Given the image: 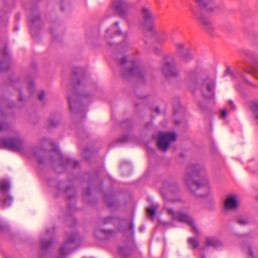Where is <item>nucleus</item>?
<instances>
[{"label": "nucleus", "mask_w": 258, "mask_h": 258, "mask_svg": "<svg viewBox=\"0 0 258 258\" xmlns=\"http://www.w3.org/2000/svg\"><path fill=\"white\" fill-rule=\"evenodd\" d=\"M112 7L116 15L123 19L126 18L129 5L125 0H116L112 3Z\"/></svg>", "instance_id": "obj_7"}, {"label": "nucleus", "mask_w": 258, "mask_h": 258, "mask_svg": "<svg viewBox=\"0 0 258 258\" xmlns=\"http://www.w3.org/2000/svg\"><path fill=\"white\" fill-rule=\"evenodd\" d=\"M176 140V135L172 132L162 133V152L166 151Z\"/></svg>", "instance_id": "obj_15"}, {"label": "nucleus", "mask_w": 258, "mask_h": 258, "mask_svg": "<svg viewBox=\"0 0 258 258\" xmlns=\"http://www.w3.org/2000/svg\"><path fill=\"white\" fill-rule=\"evenodd\" d=\"M252 109L254 110H256V109L258 110V103H254L253 106L252 107ZM256 120L258 123V113L255 115Z\"/></svg>", "instance_id": "obj_42"}, {"label": "nucleus", "mask_w": 258, "mask_h": 258, "mask_svg": "<svg viewBox=\"0 0 258 258\" xmlns=\"http://www.w3.org/2000/svg\"><path fill=\"white\" fill-rule=\"evenodd\" d=\"M19 100L20 101H22V96H21V95L20 94V96H19Z\"/></svg>", "instance_id": "obj_51"}, {"label": "nucleus", "mask_w": 258, "mask_h": 258, "mask_svg": "<svg viewBox=\"0 0 258 258\" xmlns=\"http://www.w3.org/2000/svg\"><path fill=\"white\" fill-rule=\"evenodd\" d=\"M237 222L241 225H245L248 223V220L246 218L239 217L237 218Z\"/></svg>", "instance_id": "obj_37"}, {"label": "nucleus", "mask_w": 258, "mask_h": 258, "mask_svg": "<svg viewBox=\"0 0 258 258\" xmlns=\"http://www.w3.org/2000/svg\"><path fill=\"white\" fill-rule=\"evenodd\" d=\"M18 83H20V84H22V83H23L22 82V81L21 80H18Z\"/></svg>", "instance_id": "obj_50"}, {"label": "nucleus", "mask_w": 258, "mask_h": 258, "mask_svg": "<svg viewBox=\"0 0 258 258\" xmlns=\"http://www.w3.org/2000/svg\"><path fill=\"white\" fill-rule=\"evenodd\" d=\"M116 220V218L113 216H109L102 219L101 223L103 224L113 223Z\"/></svg>", "instance_id": "obj_33"}, {"label": "nucleus", "mask_w": 258, "mask_h": 258, "mask_svg": "<svg viewBox=\"0 0 258 258\" xmlns=\"http://www.w3.org/2000/svg\"><path fill=\"white\" fill-rule=\"evenodd\" d=\"M239 202L237 198L235 196H231L228 197L225 202V206L227 209H235L238 208Z\"/></svg>", "instance_id": "obj_20"}, {"label": "nucleus", "mask_w": 258, "mask_h": 258, "mask_svg": "<svg viewBox=\"0 0 258 258\" xmlns=\"http://www.w3.org/2000/svg\"><path fill=\"white\" fill-rule=\"evenodd\" d=\"M228 105L232 108H234V103H233V102L231 100L229 101L228 102Z\"/></svg>", "instance_id": "obj_46"}, {"label": "nucleus", "mask_w": 258, "mask_h": 258, "mask_svg": "<svg viewBox=\"0 0 258 258\" xmlns=\"http://www.w3.org/2000/svg\"><path fill=\"white\" fill-rule=\"evenodd\" d=\"M25 83L28 85V88L30 92H33L34 90V86L33 84V81L30 79H27L25 81Z\"/></svg>", "instance_id": "obj_34"}, {"label": "nucleus", "mask_w": 258, "mask_h": 258, "mask_svg": "<svg viewBox=\"0 0 258 258\" xmlns=\"http://www.w3.org/2000/svg\"><path fill=\"white\" fill-rule=\"evenodd\" d=\"M61 10H62V11L64 10H63V7H61Z\"/></svg>", "instance_id": "obj_53"}, {"label": "nucleus", "mask_w": 258, "mask_h": 258, "mask_svg": "<svg viewBox=\"0 0 258 258\" xmlns=\"http://www.w3.org/2000/svg\"><path fill=\"white\" fill-rule=\"evenodd\" d=\"M130 123V121L128 120H126L125 121H124L123 123H122V126L124 127L125 126V124H128Z\"/></svg>", "instance_id": "obj_47"}, {"label": "nucleus", "mask_w": 258, "mask_h": 258, "mask_svg": "<svg viewBox=\"0 0 258 258\" xmlns=\"http://www.w3.org/2000/svg\"><path fill=\"white\" fill-rule=\"evenodd\" d=\"M9 127V124L6 121L5 115L0 117V132L7 131Z\"/></svg>", "instance_id": "obj_29"}, {"label": "nucleus", "mask_w": 258, "mask_h": 258, "mask_svg": "<svg viewBox=\"0 0 258 258\" xmlns=\"http://www.w3.org/2000/svg\"><path fill=\"white\" fill-rule=\"evenodd\" d=\"M11 185L7 179L0 180V207L2 209L10 206L12 202V197L10 194Z\"/></svg>", "instance_id": "obj_3"}, {"label": "nucleus", "mask_w": 258, "mask_h": 258, "mask_svg": "<svg viewBox=\"0 0 258 258\" xmlns=\"http://www.w3.org/2000/svg\"><path fill=\"white\" fill-rule=\"evenodd\" d=\"M68 102L70 109L72 113L82 115L83 111V106L81 100L78 96H69Z\"/></svg>", "instance_id": "obj_10"}, {"label": "nucleus", "mask_w": 258, "mask_h": 258, "mask_svg": "<svg viewBox=\"0 0 258 258\" xmlns=\"http://www.w3.org/2000/svg\"><path fill=\"white\" fill-rule=\"evenodd\" d=\"M53 235L54 230L53 229L51 230H46V237H48V239L42 238L41 239V255H44L51 245L54 240Z\"/></svg>", "instance_id": "obj_12"}, {"label": "nucleus", "mask_w": 258, "mask_h": 258, "mask_svg": "<svg viewBox=\"0 0 258 258\" xmlns=\"http://www.w3.org/2000/svg\"><path fill=\"white\" fill-rule=\"evenodd\" d=\"M65 194L70 200L73 199L76 196V190L74 186H68L64 191Z\"/></svg>", "instance_id": "obj_28"}, {"label": "nucleus", "mask_w": 258, "mask_h": 258, "mask_svg": "<svg viewBox=\"0 0 258 258\" xmlns=\"http://www.w3.org/2000/svg\"><path fill=\"white\" fill-rule=\"evenodd\" d=\"M246 71H247V72H248L249 73H254V72H258V64H256V66L253 67L252 69H251V70H246Z\"/></svg>", "instance_id": "obj_40"}, {"label": "nucleus", "mask_w": 258, "mask_h": 258, "mask_svg": "<svg viewBox=\"0 0 258 258\" xmlns=\"http://www.w3.org/2000/svg\"><path fill=\"white\" fill-rule=\"evenodd\" d=\"M47 144H49L52 146V151L55 152L56 158L59 159V162L60 164V167L62 170L58 171L61 172L65 170L68 167H73L74 168L77 167L79 164L78 162L73 160L71 158H66L64 156L59 152V149L57 146L54 145V143L51 141L48 140L46 141Z\"/></svg>", "instance_id": "obj_5"}, {"label": "nucleus", "mask_w": 258, "mask_h": 258, "mask_svg": "<svg viewBox=\"0 0 258 258\" xmlns=\"http://www.w3.org/2000/svg\"><path fill=\"white\" fill-rule=\"evenodd\" d=\"M60 116L59 114L52 115L48 119L49 124L47 125L48 128L53 127L57 126L60 122Z\"/></svg>", "instance_id": "obj_22"}, {"label": "nucleus", "mask_w": 258, "mask_h": 258, "mask_svg": "<svg viewBox=\"0 0 258 258\" xmlns=\"http://www.w3.org/2000/svg\"><path fill=\"white\" fill-rule=\"evenodd\" d=\"M209 0H196L200 7H204L207 5V2Z\"/></svg>", "instance_id": "obj_38"}, {"label": "nucleus", "mask_w": 258, "mask_h": 258, "mask_svg": "<svg viewBox=\"0 0 258 258\" xmlns=\"http://www.w3.org/2000/svg\"><path fill=\"white\" fill-rule=\"evenodd\" d=\"M183 180L189 188H191L190 184L192 183L198 189H204L206 192L204 195H200L201 197L207 195L210 191L209 181L204 176V171L199 165H189L183 176Z\"/></svg>", "instance_id": "obj_1"}, {"label": "nucleus", "mask_w": 258, "mask_h": 258, "mask_svg": "<svg viewBox=\"0 0 258 258\" xmlns=\"http://www.w3.org/2000/svg\"><path fill=\"white\" fill-rule=\"evenodd\" d=\"M143 21L142 26L144 29L149 31H152L154 27V18L150 10L146 8L142 10Z\"/></svg>", "instance_id": "obj_11"}, {"label": "nucleus", "mask_w": 258, "mask_h": 258, "mask_svg": "<svg viewBox=\"0 0 258 258\" xmlns=\"http://www.w3.org/2000/svg\"><path fill=\"white\" fill-rule=\"evenodd\" d=\"M100 231L104 233L105 234H106V235H108L109 234L111 233L112 231H110V230H103V229H100Z\"/></svg>", "instance_id": "obj_44"}, {"label": "nucleus", "mask_w": 258, "mask_h": 258, "mask_svg": "<svg viewBox=\"0 0 258 258\" xmlns=\"http://www.w3.org/2000/svg\"><path fill=\"white\" fill-rule=\"evenodd\" d=\"M215 82L213 80L207 79L202 86V91L203 96L207 98L214 96Z\"/></svg>", "instance_id": "obj_14"}, {"label": "nucleus", "mask_w": 258, "mask_h": 258, "mask_svg": "<svg viewBox=\"0 0 258 258\" xmlns=\"http://www.w3.org/2000/svg\"><path fill=\"white\" fill-rule=\"evenodd\" d=\"M175 123H176V124H178V122H177L175 121Z\"/></svg>", "instance_id": "obj_54"}, {"label": "nucleus", "mask_w": 258, "mask_h": 258, "mask_svg": "<svg viewBox=\"0 0 258 258\" xmlns=\"http://www.w3.org/2000/svg\"><path fill=\"white\" fill-rule=\"evenodd\" d=\"M84 195H85L86 196H89L90 195V188H87L85 191L84 192Z\"/></svg>", "instance_id": "obj_45"}, {"label": "nucleus", "mask_w": 258, "mask_h": 258, "mask_svg": "<svg viewBox=\"0 0 258 258\" xmlns=\"http://www.w3.org/2000/svg\"><path fill=\"white\" fill-rule=\"evenodd\" d=\"M221 115L223 118H226L228 115V110L227 109H224L222 110Z\"/></svg>", "instance_id": "obj_41"}, {"label": "nucleus", "mask_w": 258, "mask_h": 258, "mask_svg": "<svg viewBox=\"0 0 258 258\" xmlns=\"http://www.w3.org/2000/svg\"><path fill=\"white\" fill-rule=\"evenodd\" d=\"M178 52L180 53L181 58L184 61H188L192 58V55L189 51L183 53L182 50L184 49V44L183 43L179 42L176 44Z\"/></svg>", "instance_id": "obj_18"}, {"label": "nucleus", "mask_w": 258, "mask_h": 258, "mask_svg": "<svg viewBox=\"0 0 258 258\" xmlns=\"http://www.w3.org/2000/svg\"><path fill=\"white\" fill-rule=\"evenodd\" d=\"M244 251L251 258H256L258 255V248L253 246H247L244 247Z\"/></svg>", "instance_id": "obj_23"}, {"label": "nucleus", "mask_w": 258, "mask_h": 258, "mask_svg": "<svg viewBox=\"0 0 258 258\" xmlns=\"http://www.w3.org/2000/svg\"><path fill=\"white\" fill-rule=\"evenodd\" d=\"M114 32H116L117 34H121V32L120 31L115 30L114 27H110L106 30V34L105 35V37L107 40V43L109 45H111V44L110 43L108 39L112 37V33Z\"/></svg>", "instance_id": "obj_27"}, {"label": "nucleus", "mask_w": 258, "mask_h": 258, "mask_svg": "<svg viewBox=\"0 0 258 258\" xmlns=\"http://www.w3.org/2000/svg\"><path fill=\"white\" fill-rule=\"evenodd\" d=\"M121 224L120 231L124 233L126 230H128L131 232L132 234L134 233V227L131 218L121 220Z\"/></svg>", "instance_id": "obj_19"}, {"label": "nucleus", "mask_w": 258, "mask_h": 258, "mask_svg": "<svg viewBox=\"0 0 258 258\" xmlns=\"http://www.w3.org/2000/svg\"><path fill=\"white\" fill-rule=\"evenodd\" d=\"M199 20L205 29H209L212 27L211 21L208 18L201 16Z\"/></svg>", "instance_id": "obj_30"}, {"label": "nucleus", "mask_w": 258, "mask_h": 258, "mask_svg": "<svg viewBox=\"0 0 258 258\" xmlns=\"http://www.w3.org/2000/svg\"><path fill=\"white\" fill-rule=\"evenodd\" d=\"M115 26H116V28H118L119 23L118 22H115Z\"/></svg>", "instance_id": "obj_49"}, {"label": "nucleus", "mask_w": 258, "mask_h": 258, "mask_svg": "<svg viewBox=\"0 0 258 258\" xmlns=\"http://www.w3.org/2000/svg\"><path fill=\"white\" fill-rule=\"evenodd\" d=\"M206 243L208 245L212 246L216 248L221 245V242L214 237H209L207 238Z\"/></svg>", "instance_id": "obj_25"}, {"label": "nucleus", "mask_w": 258, "mask_h": 258, "mask_svg": "<svg viewBox=\"0 0 258 258\" xmlns=\"http://www.w3.org/2000/svg\"><path fill=\"white\" fill-rule=\"evenodd\" d=\"M202 258H205L204 256H203Z\"/></svg>", "instance_id": "obj_56"}, {"label": "nucleus", "mask_w": 258, "mask_h": 258, "mask_svg": "<svg viewBox=\"0 0 258 258\" xmlns=\"http://www.w3.org/2000/svg\"><path fill=\"white\" fill-rule=\"evenodd\" d=\"M10 56L5 48L0 51V72H4L9 69Z\"/></svg>", "instance_id": "obj_16"}, {"label": "nucleus", "mask_w": 258, "mask_h": 258, "mask_svg": "<svg viewBox=\"0 0 258 258\" xmlns=\"http://www.w3.org/2000/svg\"><path fill=\"white\" fill-rule=\"evenodd\" d=\"M179 73L175 61L171 57L162 54V74L167 77L177 76Z\"/></svg>", "instance_id": "obj_4"}, {"label": "nucleus", "mask_w": 258, "mask_h": 258, "mask_svg": "<svg viewBox=\"0 0 258 258\" xmlns=\"http://www.w3.org/2000/svg\"><path fill=\"white\" fill-rule=\"evenodd\" d=\"M152 137L154 140H157L158 148L161 149V131H159L157 135H153Z\"/></svg>", "instance_id": "obj_31"}, {"label": "nucleus", "mask_w": 258, "mask_h": 258, "mask_svg": "<svg viewBox=\"0 0 258 258\" xmlns=\"http://www.w3.org/2000/svg\"><path fill=\"white\" fill-rule=\"evenodd\" d=\"M32 24L30 26V32L32 36H33V33L35 31L36 27L40 26L41 24V20L39 15H34L32 14L30 18Z\"/></svg>", "instance_id": "obj_21"}, {"label": "nucleus", "mask_w": 258, "mask_h": 258, "mask_svg": "<svg viewBox=\"0 0 258 258\" xmlns=\"http://www.w3.org/2000/svg\"><path fill=\"white\" fill-rule=\"evenodd\" d=\"M191 192H194V191L192 190V189H191Z\"/></svg>", "instance_id": "obj_55"}, {"label": "nucleus", "mask_w": 258, "mask_h": 258, "mask_svg": "<svg viewBox=\"0 0 258 258\" xmlns=\"http://www.w3.org/2000/svg\"><path fill=\"white\" fill-rule=\"evenodd\" d=\"M158 207L159 206L156 205H152L147 209L148 216L152 220H153L156 217Z\"/></svg>", "instance_id": "obj_24"}, {"label": "nucleus", "mask_w": 258, "mask_h": 258, "mask_svg": "<svg viewBox=\"0 0 258 258\" xmlns=\"http://www.w3.org/2000/svg\"><path fill=\"white\" fill-rule=\"evenodd\" d=\"M104 200L110 208H112L114 206H115L114 197L112 194H105Z\"/></svg>", "instance_id": "obj_26"}, {"label": "nucleus", "mask_w": 258, "mask_h": 258, "mask_svg": "<svg viewBox=\"0 0 258 258\" xmlns=\"http://www.w3.org/2000/svg\"><path fill=\"white\" fill-rule=\"evenodd\" d=\"M125 43V42H122L121 44H118L117 47L120 49L121 48V46L122 44H123Z\"/></svg>", "instance_id": "obj_48"}, {"label": "nucleus", "mask_w": 258, "mask_h": 258, "mask_svg": "<svg viewBox=\"0 0 258 258\" xmlns=\"http://www.w3.org/2000/svg\"><path fill=\"white\" fill-rule=\"evenodd\" d=\"M128 140V136L125 135L118 139V141L120 143H125Z\"/></svg>", "instance_id": "obj_39"}, {"label": "nucleus", "mask_w": 258, "mask_h": 258, "mask_svg": "<svg viewBox=\"0 0 258 258\" xmlns=\"http://www.w3.org/2000/svg\"><path fill=\"white\" fill-rule=\"evenodd\" d=\"M120 168L122 170L125 169L126 171L124 172L122 171V173L124 175H127L130 173L131 167L128 164L122 163L120 166Z\"/></svg>", "instance_id": "obj_32"}, {"label": "nucleus", "mask_w": 258, "mask_h": 258, "mask_svg": "<svg viewBox=\"0 0 258 258\" xmlns=\"http://www.w3.org/2000/svg\"><path fill=\"white\" fill-rule=\"evenodd\" d=\"M120 65L123 66L126 63L127 66L130 67L127 70L123 69L122 76L125 78L132 77H143V71L140 68L139 61L137 59L127 61L125 57H123L119 60Z\"/></svg>", "instance_id": "obj_2"}, {"label": "nucleus", "mask_w": 258, "mask_h": 258, "mask_svg": "<svg viewBox=\"0 0 258 258\" xmlns=\"http://www.w3.org/2000/svg\"><path fill=\"white\" fill-rule=\"evenodd\" d=\"M82 72V69L78 68V71H74V77L76 78L77 79V84L78 85H80L82 82L81 81V80L79 78H78V75Z\"/></svg>", "instance_id": "obj_36"}, {"label": "nucleus", "mask_w": 258, "mask_h": 258, "mask_svg": "<svg viewBox=\"0 0 258 258\" xmlns=\"http://www.w3.org/2000/svg\"><path fill=\"white\" fill-rule=\"evenodd\" d=\"M45 97V92L43 91H42L40 92V93L38 95V99L40 101H42Z\"/></svg>", "instance_id": "obj_43"}, {"label": "nucleus", "mask_w": 258, "mask_h": 258, "mask_svg": "<svg viewBox=\"0 0 258 258\" xmlns=\"http://www.w3.org/2000/svg\"><path fill=\"white\" fill-rule=\"evenodd\" d=\"M33 152L34 155L38 159L39 164H45L47 162H49L50 163H52L53 162V158L51 156L47 158L46 153L42 148L35 147L33 149Z\"/></svg>", "instance_id": "obj_13"}, {"label": "nucleus", "mask_w": 258, "mask_h": 258, "mask_svg": "<svg viewBox=\"0 0 258 258\" xmlns=\"http://www.w3.org/2000/svg\"><path fill=\"white\" fill-rule=\"evenodd\" d=\"M78 235L77 233L75 232L70 235L68 236V239L66 240L59 251L60 256L58 258H62L68 252L72 251L73 249V246L77 240Z\"/></svg>", "instance_id": "obj_9"}, {"label": "nucleus", "mask_w": 258, "mask_h": 258, "mask_svg": "<svg viewBox=\"0 0 258 258\" xmlns=\"http://www.w3.org/2000/svg\"><path fill=\"white\" fill-rule=\"evenodd\" d=\"M156 110H157V111L158 112H159V108H156Z\"/></svg>", "instance_id": "obj_52"}, {"label": "nucleus", "mask_w": 258, "mask_h": 258, "mask_svg": "<svg viewBox=\"0 0 258 258\" xmlns=\"http://www.w3.org/2000/svg\"><path fill=\"white\" fill-rule=\"evenodd\" d=\"M168 212L173 215V218L179 221L184 222L190 225L192 228V232L196 234H199V230L194 224L192 218L188 215L180 213H174L171 210H169Z\"/></svg>", "instance_id": "obj_8"}, {"label": "nucleus", "mask_w": 258, "mask_h": 258, "mask_svg": "<svg viewBox=\"0 0 258 258\" xmlns=\"http://www.w3.org/2000/svg\"><path fill=\"white\" fill-rule=\"evenodd\" d=\"M137 250L136 246L133 244L130 246L123 245L119 247V254L124 257H127L133 254Z\"/></svg>", "instance_id": "obj_17"}, {"label": "nucleus", "mask_w": 258, "mask_h": 258, "mask_svg": "<svg viewBox=\"0 0 258 258\" xmlns=\"http://www.w3.org/2000/svg\"><path fill=\"white\" fill-rule=\"evenodd\" d=\"M188 243L190 246L193 248L197 247L198 245L197 240L194 238H190L188 240Z\"/></svg>", "instance_id": "obj_35"}, {"label": "nucleus", "mask_w": 258, "mask_h": 258, "mask_svg": "<svg viewBox=\"0 0 258 258\" xmlns=\"http://www.w3.org/2000/svg\"><path fill=\"white\" fill-rule=\"evenodd\" d=\"M0 148L7 149L13 151L22 152L24 144L20 138L0 139Z\"/></svg>", "instance_id": "obj_6"}]
</instances>
